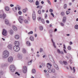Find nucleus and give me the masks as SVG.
I'll return each instance as SVG.
<instances>
[{
    "instance_id": "nucleus-1",
    "label": "nucleus",
    "mask_w": 78,
    "mask_h": 78,
    "mask_svg": "<svg viewBox=\"0 0 78 78\" xmlns=\"http://www.w3.org/2000/svg\"><path fill=\"white\" fill-rule=\"evenodd\" d=\"M9 56V52L8 51H5L3 52L2 57L3 58H8Z\"/></svg>"
},
{
    "instance_id": "nucleus-2",
    "label": "nucleus",
    "mask_w": 78,
    "mask_h": 78,
    "mask_svg": "<svg viewBox=\"0 0 78 78\" xmlns=\"http://www.w3.org/2000/svg\"><path fill=\"white\" fill-rule=\"evenodd\" d=\"M15 69H16V67L14 65H12L10 66V70L11 71V72H14L15 71Z\"/></svg>"
},
{
    "instance_id": "nucleus-3",
    "label": "nucleus",
    "mask_w": 78,
    "mask_h": 78,
    "mask_svg": "<svg viewBox=\"0 0 78 78\" xmlns=\"http://www.w3.org/2000/svg\"><path fill=\"white\" fill-rule=\"evenodd\" d=\"M13 49L15 51H18L20 50V48L18 46L15 45Z\"/></svg>"
},
{
    "instance_id": "nucleus-4",
    "label": "nucleus",
    "mask_w": 78,
    "mask_h": 78,
    "mask_svg": "<svg viewBox=\"0 0 78 78\" xmlns=\"http://www.w3.org/2000/svg\"><path fill=\"white\" fill-rule=\"evenodd\" d=\"M23 17L22 16H19V18L18 19V20H19V22L20 23H22L23 21Z\"/></svg>"
},
{
    "instance_id": "nucleus-5",
    "label": "nucleus",
    "mask_w": 78,
    "mask_h": 78,
    "mask_svg": "<svg viewBox=\"0 0 78 78\" xmlns=\"http://www.w3.org/2000/svg\"><path fill=\"white\" fill-rule=\"evenodd\" d=\"M27 67L26 66H23V73H27Z\"/></svg>"
},
{
    "instance_id": "nucleus-6",
    "label": "nucleus",
    "mask_w": 78,
    "mask_h": 78,
    "mask_svg": "<svg viewBox=\"0 0 78 78\" xmlns=\"http://www.w3.org/2000/svg\"><path fill=\"white\" fill-rule=\"evenodd\" d=\"M49 58L50 60L52 62H55V61H54V59L53 58L52 56L50 55H49Z\"/></svg>"
},
{
    "instance_id": "nucleus-7",
    "label": "nucleus",
    "mask_w": 78,
    "mask_h": 78,
    "mask_svg": "<svg viewBox=\"0 0 78 78\" xmlns=\"http://www.w3.org/2000/svg\"><path fill=\"white\" fill-rule=\"evenodd\" d=\"M13 61V58L12 56H10L8 58V61L9 62H12Z\"/></svg>"
},
{
    "instance_id": "nucleus-8",
    "label": "nucleus",
    "mask_w": 78,
    "mask_h": 78,
    "mask_svg": "<svg viewBox=\"0 0 78 78\" xmlns=\"http://www.w3.org/2000/svg\"><path fill=\"white\" fill-rule=\"evenodd\" d=\"M32 18L33 20L36 19V14H35V12L33 11L32 13Z\"/></svg>"
},
{
    "instance_id": "nucleus-9",
    "label": "nucleus",
    "mask_w": 78,
    "mask_h": 78,
    "mask_svg": "<svg viewBox=\"0 0 78 78\" xmlns=\"http://www.w3.org/2000/svg\"><path fill=\"white\" fill-rule=\"evenodd\" d=\"M2 35L3 36H6V30H5V29H3V31L2 32Z\"/></svg>"
},
{
    "instance_id": "nucleus-10",
    "label": "nucleus",
    "mask_w": 78,
    "mask_h": 78,
    "mask_svg": "<svg viewBox=\"0 0 78 78\" xmlns=\"http://www.w3.org/2000/svg\"><path fill=\"white\" fill-rule=\"evenodd\" d=\"M3 17V19H4L6 17V14H3V15H0V18H2Z\"/></svg>"
},
{
    "instance_id": "nucleus-11",
    "label": "nucleus",
    "mask_w": 78,
    "mask_h": 78,
    "mask_svg": "<svg viewBox=\"0 0 78 78\" xmlns=\"http://www.w3.org/2000/svg\"><path fill=\"white\" fill-rule=\"evenodd\" d=\"M18 58L20 59H22V55L20 54H18Z\"/></svg>"
},
{
    "instance_id": "nucleus-12",
    "label": "nucleus",
    "mask_w": 78,
    "mask_h": 78,
    "mask_svg": "<svg viewBox=\"0 0 78 78\" xmlns=\"http://www.w3.org/2000/svg\"><path fill=\"white\" fill-rule=\"evenodd\" d=\"M7 47L9 49H12V44H9L8 45Z\"/></svg>"
},
{
    "instance_id": "nucleus-13",
    "label": "nucleus",
    "mask_w": 78,
    "mask_h": 78,
    "mask_svg": "<svg viewBox=\"0 0 78 78\" xmlns=\"http://www.w3.org/2000/svg\"><path fill=\"white\" fill-rule=\"evenodd\" d=\"M9 7L8 6H5V9L6 11H9Z\"/></svg>"
},
{
    "instance_id": "nucleus-14",
    "label": "nucleus",
    "mask_w": 78,
    "mask_h": 78,
    "mask_svg": "<svg viewBox=\"0 0 78 78\" xmlns=\"http://www.w3.org/2000/svg\"><path fill=\"white\" fill-rule=\"evenodd\" d=\"M54 66L56 69L57 70H59V68H58V66L56 64H54Z\"/></svg>"
},
{
    "instance_id": "nucleus-15",
    "label": "nucleus",
    "mask_w": 78,
    "mask_h": 78,
    "mask_svg": "<svg viewBox=\"0 0 78 78\" xmlns=\"http://www.w3.org/2000/svg\"><path fill=\"white\" fill-rule=\"evenodd\" d=\"M30 41H34V37L33 36H30Z\"/></svg>"
},
{
    "instance_id": "nucleus-16",
    "label": "nucleus",
    "mask_w": 78,
    "mask_h": 78,
    "mask_svg": "<svg viewBox=\"0 0 78 78\" xmlns=\"http://www.w3.org/2000/svg\"><path fill=\"white\" fill-rule=\"evenodd\" d=\"M62 22L63 23H65L66 22V17H64L63 18L62 20Z\"/></svg>"
},
{
    "instance_id": "nucleus-17",
    "label": "nucleus",
    "mask_w": 78,
    "mask_h": 78,
    "mask_svg": "<svg viewBox=\"0 0 78 78\" xmlns=\"http://www.w3.org/2000/svg\"><path fill=\"white\" fill-rule=\"evenodd\" d=\"M12 28L14 31H17V27H16L15 26H13Z\"/></svg>"
},
{
    "instance_id": "nucleus-18",
    "label": "nucleus",
    "mask_w": 78,
    "mask_h": 78,
    "mask_svg": "<svg viewBox=\"0 0 78 78\" xmlns=\"http://www.w3.org/2000/svg\"><path fill=\"white\" fill-rule=\"evenodd\" d=\"M15 37L16 39H19V38H20L19 35H16L15 36Z\"/></svg>"
},
{
    "instance_id": "nucleus-19",
    "label": "nucleus",
    "mask_w": 78,
    "mask_h": 78,
    "mask_svg": "<svg viewBox=\"0 0 78 78\" xmlns=\"http://www.w3.org/2000/svg\"><path fill=\"white\" fill-rule=\"evenodd\" d=\"M15 44H16V46H19V42L18 41H16L14 42Z\"/></svg>"
},
{
    "instance_id": "nucleus-20",
    "label": "nucleus",
    "mask_w": 78,
    "mask_h": 78,
    "mask_svg": "<svg viewBox=\"0 0 78 78\" xmlns=\"http://www.w3.org/2000/svg\"><path fill=\"white\" fill-rule=\"evenodd\" d=\"M9 32L10 33V34H11V35H12L13 33H14L13 30H9Z\"/></svg>"
},
{
    "instance_id": "nucleus-21",
    "label": "nucleus",
    "mask_w": 78,
    "mask_h": 78,
    "mask_svg": "<svg viewBox=\"0 0 78 78\" xmlns=\"http://www.w3.org/2000/svg\"><path fill=\"white\" fill-rule=\"evenodd\" d=\"M22 52L23 53H27V51L25 48H23L22 50Z\"/></svg>"
},
{
    "instance_id": "nucleus-22",
    "label": "nucleus",
    "mask_w": 78,
    "mask_h": 78,
    "mask_svg": "<svg viewBox=\"0 0 78 78\" xmlns=\"http://www.w3.org/2000/svg\"><path fill=\"white\" fill-rule=\"evenodd\" d=\"M26 44L27 46H30V45H31V44H30V42L28 41L26 42Z\"/></svg>"
},
{
    "instance_id": "nucleus-23",
    "label": "nucleus",
    "mask_w": 78,
    "mask_h": 78,
    "mask_svg": "<svg viewBox=\"0 0 78 78\" xmlns=\"http://www.w3.org/2000/svg\"><path fill=\"white\" fill-rule=\"evenodd\" d=\"M28 10V9L27 8H26L25 9H23V12H24V13H25L26 12H27V11Z\"/></svg>"
},
{
    "instance_id": "nucleus-24",
    "label": "nucleus",
    "mask_w": 78,
    "mask_h": 78,
    "mask_svg": "<svg viewBox=\"0 0 78 78\" xmlns=\"http://www.w3.org/2000/svg\"><path fill=\"white\" fill-rule=\"evenodd\" d=\"M35 5L36 6H38V5H39V2L38 1H37L35 2Z\"/></svg>"
},
{
    "instance_id": "nucleus-25",
    "label": "nucleus",
    "mask_w": 78,
    "mask_h": 78,
    "mask_svg": "<svg viewBox=\"0 0 78 78\" xmlns=\"http://www.w3.org/2000/svg\"><path fill=\"white\" fill-rule=\"evenodd\" d=\"M5 22L7 25L9 24V21L7 19H6L5 21Z\"/></svg>"
},
{
    "instance_id": "nucleus-26",
    "label": "nucleus",
    "mask_w": 78,
    "mask_h": 78,
    "mask_svg": "<svg viewBox=\"0 0 78 78\" xmlns=\"http://www.w3.org/2000/svg\"><path fill=\"white\" fill-rule=\"evenodd\" d=\"M74 28L76 30H78V25L76 24L74 26Z\"/></svg>"
},
{
    "instance_id": "nucleus-27",
    "label": "nucleus",
    "mask_w": 78,
    "mask_h": 78,
    "mask_svg": "<svg viewBox=\"0 0 78 78\" xmlns=\"http://www.w3.org/2000/svg\"><path fill=\"white\" fill-rule=\"evenodd\" d=\"M48 71L49 73H51V72H52V69H50V68H49L48 69Z\"/></svg>"
},
{
    "instance_id": "nucleus-28",
    "label": "nucleus",
    "mask_w": 78,
    "mask_h": 78,
    "mask_svg": "<svg viewBox=\"0 0 78 78\" xmlns=\"http://www.w3.org/2000/svg\"><path fill=\"white\" fill-rule=\"evenodd\" d=\"M32 73H36V70L34 69H33L32 71Z\"/></svg>"
},
{
    "instance_id": "nucleus-29",
    "label": "nucleus",
    "mask_w": 78,
    "mask_h": 78,
    "mask_svg": "<svg viewBox=\"0 0 78 78\" xmlns=\"http://www.w3.org/2000/svg\"><path fill=\"white\" fill-rule=\"evenodd\" d=\"M24 22L25 23H28V21L27 20H25Z\"/></svg>"
},
{
    "instance_id": "nucleus-30",
    "label": "nucleus",
    "mask_w": 78,
    "mask_h": 78,
    "mask_svg": "<svg viewBox=\"0 0 78 78\" xmlns=\"http://www.w3.org/2000/svg\"><path fill=\"white\" fill-rule=\"evenodd\" d=\"M39 29L40 30H43V27L42 26H40L39 27Z\"/></svg>"
},
{
    "instance_id": "nucleus-31",
    "label": "nucleus",
    "mask_w": 78,
    "mask_h": 78,
    "mask_svg": "<svg viewBox=\"0 0 78 78\" xmlns=\"http://www.w3.org/2000/svg\"><path fill=\"white\" fill-rule=\"evenodd\" d=\"M63 64H64L65 65H67V64H68L67 62L65 61H63Z\"/></svg>"
},
{
    "instance_id": "nucleus-32",
    "label": "nucleus",
    "mask_w": 78,
    "mask_h": 78,
    "mask_svg": "<svg viewBox=\"0 0 78 78\" xmlns=\"http://www.w3.org/2000/svg\"><path fill=\"white\" fill-rule=\"evenodd\" d=\"M64 9L67 8V5L66 4H65L64 5Z\"/></svg>"
},
{
    "instance_id": "nucleus-33",
    "label": "nucleus",
    "mask_w": 78,
    "mask_h": 78,
    "mask_svg": "<svg viewBox=\"0 0 78 78\" xmlns=\"http://www.w3.org/2000/svg\"><path fill=\"white\" fill-rule=\"evenodd\" d=\"M61 15L62 16H64V12H62L61 13Z\"/></svg>"
},
{
    "instance_id": "nucleus-34",
    "label": "nucleus",
    "mask_w": 78,
    "mask_h": 78,
    "mask_svg": "<svg viewBox=\"0 0 78 78\" xmlns=\"http://www.w3.org/2000/svg\"><path fill=\"white\" fill-rule=\"evenodd\" d=\"M32 62V60H31L30 62H28V65H31Z\"/></svg>"
},
{
    "instance_id": "nucleus-35",
    "label": "nucleus",
    "mask_w": 78,
    "mask_h": 78,
    "mask_svg": "<svg viewBox=\"0 0 78 78\" xmlns=\"http://www.w3.org/2000/svg\"><path fill=\"white\" fill-rule=\"evenodd\" d=\"M38 20H39L40 21L42 20V18L41 17H38Z\"/></svg>"
},
{
    "instance_id": "nucleus-36",
    "label": "nucleus",
    "mask_w": 78,
    "mask_h": 78,
    "mask_svg": "<svg viewBox=\"0 0 78 78\" xmlns=\"http://www.w3.org/2000/svg\"><path fill=\"white\" fill-rule=\"evenodd\" d=\"M67 48L68 50H71V47L69 46Z\"/></svg>"
},
{
    "instance_id": "nucleus-37",
    "label": "nucleus",
    "mask_w": 78,
    "mask_h": 78,
    "mask_svg": "<svg viewBox=\"0 0 78 78\" xmlns=\"http://www.w3.org/2000/svg\"><path fill=\"white\" fill-rule=\"evenodd\" d=\"M33 33V31H30V32L28 33V34H32Z\"/></svg>"
},
{
    "instance_id": "nucleus-38",
    "label": "nucleus",
    "mask_w": 78,
    "mask_h": 78,
    "mask_svg": "<svg viewBox=\"0 0 78 78\" xmlns=\"http://www.w3.org/2000/svg\"><path fill=\"white\" fill-rule=\"evenodd\" d=\"M57 51L58 53H59V54L61 53V51L59 49H57Z\"/></svg>"
},
{
    "instance_id": "nucleus-39",
    "label": "nucleus",
    "mask_w": 78,
    "mask_h": 78,
    "mask_svg": "<svg viewBox=\"0 0 78 78\" xmlns=\"http://www.w3.org/2000/svg\"><path fill=\"white\" fill-rule=\"evenodd\" d=\"M38 13L39 14H41V10H39L38 11Z\"/></svg>"
},
{
    "instance_id": "nucleus-40",
    "label": "nucleus",
    "mask_w": 78,
    "mask_h": 78,
    "mask_svg": "<svg viewBox=\"0 0 78 78\" xmlns=\"http://www.w3.org/2000/svg\"><path fill=\"white\" fill-rule=\"evenodd\" d=\"M49 12H53V9H50L49 10Z\"/></svg>"
},
{
    "instance_id": "nucleus-41",
    "label": "nucleus",
    "mask_w": 78,
    "mask_h": 78,
    "mask_svg": "<svg viewBox=\"0 0 78 78\" xmlns=\"http://www.w3.org/2000/svg\"><path fill=\"white\" fill-rule=\"evenodd\" d=\"M15 74H17L18 76H20V74L18 72H16Z\"/></svg>"
},
{
    "instance_id": "nucleus-42",
    "label": "nucleus",
    "mask_w": 78,
    "mask_h": 78,
    "mask_svg": "<svg viewBox=\"0 0 78 78\" xmlns=\"http://www.w3.org/2000/svg\"><path fill=\"white\" fill-rule=\"evenodd\" d=\"M52 72H53V73H55V69H52Z\"/></svg>"
},
{
    "instance_id": "nucleus-43",
    "label": "nucleus",
    "mask_w": 78,
    "mask_h": 78,
    "mask_svg": "<svg viewBox=\"0 0 78 78\" xmlns=\"http://www.w3.org/2000/svg\"><path fill=\"white\" fill-rule=\"evenodd\" d=\"M47 64H48V65H49V66H50V67H51V66H52L51 64H50V63H48Z\"/></svg>"
},
{
    "instance_id": "nucleus-44",
    "label": "nucleus",
    "mask_w": 78,
    "mask_h": 78,
    "mask_svg": "<svg viewBox=\"0 0 78 78\" xmlns=\"http://www.w3.org/2000/svg\"><path fill=\"white\" fill-rule=\"evenodd\" d=\"M43 51V49H42V48H41L40 49V53L42 52Z\"/></svg>"
},
{
    "instance_id": "nucleus-45",
    "label": "nucleus",
    "mask_w": 78,
    "mask_h": 78,
    "mask_svg": "<svg viewBox=\"0 0 78 78\" xmlns=\"http://www.w3.org/2000/svg\"><path fill=\"white\" fill-rule=\"evenodd\" d=\"M18 14H20V15H21V14H22V12L19 11L18 12Z\"/></svg>"
},
{
    "instance_id": "nucleus-46",
    "label": "nucleus",
    "mask_w": 78,
    "mask_h": 78,
    "mask_svg": "<svg viewBox=\"0 0 78 78\" xmlns=\"http://www.w3.org/2000/svg\"><path fill=\"white\" fill-rule=\"evenodd\" d=\"M3 72L2 71H0V75H3Z\"/></svg>"
},
{
    "instance_id": "nucleus-47",
    "label": "nucleus",
    "mask_w": 78,
    "mask_h": 78,
    "mask_svg": "<svg viewBox=\"0 0 78 78\" xmlns=\"http://www.w3.org/2000/svg\"><path fill=\"white\" fill-rule=\"evenodd\" d=\"M69 13H70V12L69 11H67L66 12V14H67V15H68V14H69Z\"/></svg>"
},
{
    "instance_id": "nucleus-48",
    "label": "nucleus",
    "mask_w": 78,
    "mask_h": 78,
    "mask_svg": "<svg viewBox=\"0 0 78 78\" xmlns=\"http://www.w3.org/2000/svg\"><path fill=\"white\" fill-rule=\"evenodd\" d=\"M59 62V63H60V64H63V62H62V61H60Z\"/></svg>"
},
{
    "instance_id": "nucleus-49",
    "label": "nucleus",
    "mask_w": 78,
    "mask_h": 78,
    "mask_svg": "<svg viewBox=\"0 0 78 78\" xmlns=\"http://www.w3.org/2000/svg\"><path fill=\"white\" fill-rule=\"evenodd\" d=\"M53 45L55 48H56V46L55 43H53Z\"/></svg>"
},
{
    "instance_id": "nucleus-50",
    "label": "nucleus",
    "mask_w": 78,
    "mask_h": 78,
    "mask_svg": "<svg viewBox=\"0 0 78 78\" xmlns=\"http://www.w3.org/2000/svg\"><path fill=\"white\" fill-rule=\"evenodd\" d=\"M60 24H61V26H62V27L64 26V23H60Z\"/></svg>"
},
{
    "instance_id": "nucleus-51",
    "label": "nucleus",
    "mask_w": 78,
    "mask_h": 78,
    "mask_svg": "<svg viewBox=\"0 0 78 78\" xmlns=\"http://www.w3.org/2000/svg\"><path fill=\"white\" fill-rule=\"evenodd\" d=\"M42 22L43 23H45V22H44V19H42L41 20Z\"/></svg>"
},
{
    "instance_id": "nucleus-52",
    "label": "nucleus",
    "mask_w": 78,
    "mask_h": 78,
    "mask_svg": "<svg viewBox=\"0 0 78 78\" xmlns=\"http://www.w3.org/2000/svg\"><path fill=\"white\" fill-rule=\"evenodd\" d=\"M51 16H53V17H55V16H54V14H53V13H51Z\"/></svg>"
},
{
    "instance_id": "nucleus-53",
    "label": "nucleus",
    "mask_w": 78,
    "mask_h": 78,
    "mask_svg": "<svg viewBox=\"0 0 78 78\" xmlns=\"http://www.w3.org/2000/svg\"><path fill=\"white\" fill-rule=\"evenodd\" d=\"M29 1L31 3H32V2H34L33 0H29Z\"/></svg>"
},
{
    "instance_id": "nucleus-54",
    "label": "nucleus",
    "mask_w": 78,
    "mask_h": 78,
    "mask_svg": "<svg viewBox=\"0 0 78 78\" xmlns=\"http://www.w3.org/2000/svg\"><path fill=\"white\" fill-rule=\"evenodd\" d=\"M73 70L74 73L75 72V67H73Z\"/></svg>"
},
{
    "instance_id": "nucleus-55",
    "label": "nucleus",
    "mask_w": 78,
    "mask_h": 78,
    "mask_svg": "<svg viewBox=\"0 0 78 78\" xmlns=\"http://www.w3.org/2000/svg\"><path fill=\"white\" fill-rule=\"evenodd\" d=\"M47 67L48 69H50V66H49L48 64L47 65Z\"/></svg>"
},
{
    "instance_id": "nucleus-56",
    "label": "nucleus",
    "mask_w": 78,
    "mask_h": 78,
    "mask_svg": "<svg viewBox=\"0 0 78 78\" xmlns=\"http://www.w3.org/2000/svg\"><path fill=\"white\" fill-rule=\"evenodd\" d=\"M47 14H45V18H47Z\"/></svg>"
},
{
    "instance_id": "nucleus-57",
    "label": "nucleus",
    "mask_w": 78,
    "mask_h": 78,
    "mask_svg": "<svg viewBox=\"0 0 78 78\" xmlns=\"http://www.w3.org/2000/svg\"><path fill=\"white\" fill-rule=\"evenodd\" d=\"M41 4H42V5H43V4H44V1H42L41 2Z\"/></svg>"
},
{
    "instance_id": "nucleus-58",
    "label": "nucleus",
    "mask_w": 78,
    "mask_h": 78,
    "mask_svg": "<svg viewBox=\"0 0 78 78\" xmlns=\"http://www.w3.org/2000/svg\"><path fill=\"white\" fill-rule=\"evenodd\" d=\"M63 48H64L65 49H66V46H65V44L63 45Z\"/></svg>"
},
{
    "instance_id": "nucleus-59",
    "label": "nucleus",
    "mask_w": 78,
    "mask_h": 78,
    "mask_svg": "<svg viewBox=\"0 0 78 78\" xmlns=\"http://www.w3.org/2000/svg\"><path fill=\"white\" fill-rule=\"evenodd\" d=\"M10 6H11V7H13V6H14V5L12 4H11L10 5Z\"/></svg>"
},
{
    "instance_id": "nucleus-60",
    "label": "nucleus",
    "mask_w": 78,
    "mask_h": 78,
    "mask_svg": "<svg viewBox=\"0 0 78 78\" xmlns=\"http://www.w3.org/2000/svg\"><path fill=\"white\" fill-rule=\"evenodd\" d=\"M46 22L47 23H49V21L48 20H47L46 21Z\"/></svg>"
},
{
    "instance_id": "nucleus-61",
    "label": "nucleus",
    "mask_w": 78,
    "mask_h": 78,
    "mask_svg": "<svg viewBox=\"0 0 78 78\" xmlns=\"http://www.w3.org/2000/svg\"><path fill=\"white\" fill-rule=\"evenodd\" d=\"M18 9L19 11H20V8L19 7H18Z\"/></svg>"
},
{
    "instance_id": "nucleus-62",
    "label": "nucleus",
    "mask_w": 78,
    "mask_h": 78,
    "mask_svg": "<svg viewBox=\"0 0 78 78\" xmlns=\"http://www.w3.org/2000/svg\"><path fill=\"white\" fill-rule=\"evenodd\" d=\"M27 19L28 20H30V18L29 16H28L27 18Z\"/></svg>"
},
{
    "instance_id": "nucleus-63",
    "label": "nucleus",
    "mask_w": 78,
    "mask_h": 78,
    "mask_svg": "<svg viewBox=\"0 0 78 78\" xmlns=\"http://www.w3.org/2000/svg\"><path fill=\"white\" fill-rule=\"evenodd\" d=\"M72 44H73V43L72 42V41H70L69 42V44H70V45H72Z\"/></svg>"
},
{
    "instance_id": "nucleus-64",
    "label": "nucleus",
    "mask_w": 78,
    "mask_h": 78,
    "mask_svg": "<svg viewBox=\"0 0 78 78\" xmlns=\"http://www.w3.org/2000/svg\"><path fill=\"white\" fill-rule=\"evenodd\" d=\"M57 31V29L56 28H55V30H54V32H56V31Z\"/></svg>"
}]
</instances>
